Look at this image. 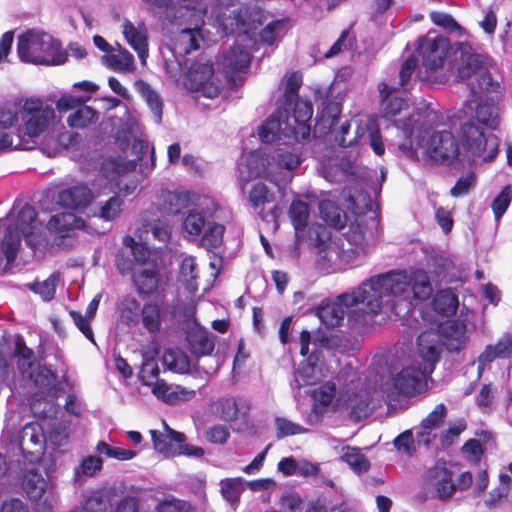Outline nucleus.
Here are the masks:
<instances>
[{
    "label": "nucleus",
    "instance_id": "obj_1",
    "mask_svg": "<svg viewBox=\"0 0 512 512\" xmlns=\"http://www.w3.org/2000/svg\"><path fill=\"white\" fill-rule=\"evenodd\" d=\"M417 62L410 56L403 60L399 67L390 66L386 78L378 85L380 92V110L383 118L393 120L394 125L401 131L404 142L399 144L400 152L409 159H418V147L423 138L422 132H427L421 123L422 115L414 113L403 119H394L408 107L407 101L397 96L399 90L408 92L416 83L415 72Z\"/></svg>",
    "mask_w": 512,
    "mask_h": 512
},
{
    "label": "nucleus",
    "instance_id": "obj_2",
    "mask_svg": "<svg viewBox=\"0 0 512 512\" xmlns=\"http://www.w3.org/2000/svg\"><path fill=\"white\" fill-rule=\"evenodd\" d=\"M362 295L368 291L373 297L368 301L372 311L385 307L396 316H404L414 309V300L430 298L433 288L423 269L413 272L391 270L369 277L362 282Z\"/></svg>",
    "mask_w": 512,
    "mask_h": 512
},
{
    "label": "nucleus",
    "instance_id": "obj_3",
    "mask_svg": "<svg viewBox=\"0 0 512 512\" xmlns=\"http://www.w3.org/2000/svg\"><path fill=\"white\" fill-rule=\"evenodd\" d=\"M460 139L463 152L451 132H434L427 141V155L435 162L460 171L471 167L476 157L489 162L498 154V138L493 134L485 135L471 120L461 124Z\"/></svg>",
    "mask_w": 512,
    "mask_h": 512
},
{
    "label": "nucleus",
    "instance_id": "obj_4",
    "mask_svg": "<svg viewBox=\"0 0 512 512\" xmlns=\"http://www.w3.org/2000/svg\"><path fill=\"white\" fill-rule=\"evenodd\" d=\"M312 116L311 102L296 99L287 112L279 107L264 121L258 131L259 138L263 143L278 142L287 146L306 140L311 134Z\"/></svg>",
    "mask_w": 512,
    "mask_h": 512
},
{
    "label": "nucleus",
    "instance_id": "obj_5",
    "mask_svg": "<svg viewBox=\"0 0 512 512\" xmlns=\"http://www.w3.org/2000/svg\"><path fill=\"white\" fill-rule=\"evenodd\" d=\"M55 118V111L44 106L39 99H26L23 105H11L0 108V128L7 129L21 120L15 148L30 150L36 145V139L49 127Z\"/></svg>",
    "mask_w": 512,
    "mask_h": 512
},
{
    "label": "nucleus",
    "instance_id": "obj_6",
    "mask_svg": "<svg viewBox=\"0 0 512 512\" xmlns=\"http://www.w3.org/2000/svg\"><path fill=\"white\" fill-rule=\"evenodd\" d=\"M279 34H236L234 44L225 50L217 60L218 69L228 83L242 84L252 60L253 52L261 44L273 45Z\"/></svg>",
    "mask_w": 512,
    "mask_h": 512
},
{
    "label": "nucleus",
    "instance_id": "obj_7",
    "mask_svg": "<svg viewBox=\"0 0 512 512\" xmlns=\"http://www.w3.org/2000/svg\"><path fill=\"white\" fill-rule=\"evenodd\" d=\"M340 339L327 330H316L313 335L308 330L300 333V354L307 359L295 371V382L298 388L311 386L319 380L321 369L318 362L322 358V349H334L339 346Z\"/></svg>",
    "mask_w": 512,
    "mask_h": 512
},
{
    "label": "nucleus",
    "instance_id": "obj_8",
    "mask_svg": "<svg viewBox=\"0 0 512 512\" xmlns=\"http://www.w3.org/2000/svg\"><path fill=\"white\" fill-rule=\"evenodd\" d=\"M267 16L262 10L239 8L230 14L216 15L217 32H281L293 28L289 17L274 19L266 23Z\"/></svg>",
    "mask_w": 512,
    "mask_h": 512
},
{
    "label": "nucleus",
    "instance_id": "obj_9",
    "mask_svg": "<svg viewBox=\"0 0 512 512\" xmlns=\"http://www.w3.org/2000/svg\"><path fill=\"white\" fill-rule=\"evenodd\" d=\"M448 71L455 73L462 80L469 79L470 93L483 91L486 86L485 77L490 82H498L492 78L488 70V58L472 52L471 47L463 43H455V49L452 50L449 58Z\"/></svg>",
    "mask_w": 512,
    "mask_h": 512
},
{
    "label": "nucleus",
    "instance_id": "obj_10",
    "mask_svg": "<svg viewBox=\"0 0 512 512\" xmlns=\"http://www.w3.org/2000/svg\"><path fill=\"white\" fill-rule=\"evenodd\" d=\"M17 52L23 62L35 65H60L67 52L52 34H19Z\"/></svg>",
    "mask_w": 512,
    "mask_h": 512
},
{
    "label": "nucleus",
    "instance_id": "obj_11",
    "mask_svg": "<svg viewBox=\"0 0 512 512\" xmlns=\"http://www.w3.org/2000/svg\"><path fill=\"white\" fill-rule=\"evenodd\" d=\"M454 49L455 44L452 45L443 34H438L434 39H428L424 35L419 37L415 50L408 57H414L417 63L420 57L422 67L430 77L443 69L445 65H447V70L449 69V58Z\"/></svg>",
    "mask_w": 512,
    "mask_h": 512
},
{
    "label": "nucleus",
    "instance_id": "obj_12",
    "mask_svg": "<svg viewBox=\"0 0 512 512\" xmlns=\"http://www.w3.org/2000/svg\"><path fill=\"white\" fill-rule=\"evenodd\" d=\"M484 81L486 86L482 92L471 93L473 101L477 102L475 118L482 126L496 130L500 124L499 102L503 97V87L499 82H490L487 77Z\"/></svg>",
    "mask_w": 512,
    "mask_h": 512
},
{
    "label": "nucleus",
    "instance_id": "obj_13",
    "mask_svg": "<svg viewBox=\"0 0 512 512\" xmlns=\"http://www.w3.org/2000/svg\"><path fill=\"white\" fill-rule=\"evenodd\" d=\"M90 99V95L75 96L64 94L58 99L56 108L60 113L74 110L68 116L67 123L71 128L83 129L98 119V112L92 107L85 105Z\"/></svg>",
    "mask_w": 512,
    "mask_h": 512
},
{
    "label": "nucleus",
    "instance_id": "obj_14",
    "mask_svg": "<svg viewBox=\"0 0 512 512\" xmlns=\"http://www.w3.org/2000/svg\"><path fill=\"white\" fill-rule=\"evenodd\" d=\"M362 283L351 293L355 298V304L351 306L347 312V326L351 333L362 335L366 333L373 323L375 316L380 314L382 310L372 311L368 305V301L372 299V295L366 291L362 295Z\"/></svg>",
    "mask_w": 512,
    "mask_h": 512
},
{
    "label": "nucleus",
    "instance_id": "obj_15",
    "mask_svg": "<svg viewBox=\"0 0 512 512\" xmlns=\"http://www.w3.org/2000/svg\"><path fill=\"white\" fill-rule=\"evenodd\" d=\"M214 67L210 62L199 63L191 67L186 77V86L201 96L214 99L222 90L220 83L213 80Z\"/></svg>",
    "mask_w": 512,
    "mask_h": 512
},
{
    "label": "nucleus",
    "instance_id": "obj_16",
    "mask_svg": "<svg viewBox=\"0 0 512 512\" xmlns=\"http://www.w3.org/2000/svg\"><path fill=\"white\" fill-rule=\"evenodd\" d=\"M347 239L354 247L347 249H340L337 246H329L325 252L324 257L329 261H334V256L339 260V264L349 267L358 266L363 260V249L358 245L364 240V230L359 224H351L347 232Z\"/></svg>",
    "mask_w": 512,
    "mask_h": 512
},
{
    "label": "nucleus",
    "instance_id": "obj_17",
    "mask_svg": "<svg viewBox=\"0 0 512 512\" xmlns=\"http://www.w3.org/2000/svg\"><path fill=\"white\" fill-rule=\"evenodd\" d=\"M428 376L429 374L415 363L404 367L392 379L393 393L397 396L413 397L425 389Z\"/></svg>",
    "mask_w": 512,
    "mask_h": 512
},
{
    "label": "nucleus",
    "instance_id": "obj_18",
    "mask_svg": "<svg viewBox=\"0 0 512 512\" xmlns=\"http://www.w3.org/2000/svg\"><path fill=\"white\" fill-rule=\"evenodd\" d=\"M218 204L210 197H199L195 207L189 210L183 221L184 230L193 236L201 235L214 217Z\"/></svg>",
    "mask_w": 512,
    "mask_h": 512
},
{
    "label": "nucleus",
    "instance_id": "obj_19",
    "mask_svg": "<svg viewBox=\"0 0 512 512\" xmlns=\"http://www.w3.org/2000/svg\"><path fill=\"white\" fill-rule=\"evenodd\" d=\"M185 4L180 5L173 11H168V17L171 22L178 26V32H204V16L207 7H199L191 5L192 0H182Z\"/></svg>",
    "mask_w": 512,
    "mask_h": 512
},
{
    "label": "nucleus",
    "instance_id": "obj_20",
    "mask_svg": "<svg viewBox=\"0 0 512 512\" xmlns=\"http://www.w3.org/2000/svg\"><path fill=\"white\" fill-rule=\"evenodd\" d=\"M354 304L355 298L351 293H342L334 302L321 304L316 310V315L323 325L337 327L343 322L347 310Z\"/></svg>",
    "mask_w": 512,
    "mask_h": 512
},
{
    "label": "nucleus",
    "instance_id": "obj_21",
    "mask_svg": "<svg viewBox=\"0 0 512 512\" xmlns=\"http://www.w3.org/2000/svg\"><path fill=\"white\" fill-rule=\"evenodd\" d=\"M417 350L422 359L421 369L431 375L435 365L440 360L441 345L439 335L432 330H426L417 337Z\"/></svg>",
    "mask_w": 512,
    "mask_h": 512
},
{
    "label": "nucleus",
    "instance_id": "obj_22",
    "mask_svg": "<svg viewBox=\"0 0 512 512\" xmlns=\"http://www.w3.org/2000/svg\"><path fill=\"white\" fill-rule=\"evenodd\" d=\"M341 111L342 105L339 101L329 97L324 98L315 118L314 135L321 137L332 132L333 127L338 122Z\"/></svg>",
    "mask_w": 512,
    "mask_h": 512
},
{
    "label": "nucleus",
    "instance_id": "obj_23",
    "mask_svg": "<svg viewBox=\"0 0 512 512\" xmlns=\"http://www.w3.org/2000/svg\"><path fill=\"white\" fill-rule=\"evenodd\" d=\"M440 331L450 352H459L466 346L467 325L462 320H448L440 326Z\"/></svg>",
    "mask_w": 512,
    "mask_h": 512
},
{
    "label": "nucleus",
    "instance_id": "obj_24",
    "mask_svg": "<svg viewBox=\"0 0 512 512\" xmlns=\"http://www.w3.org/2000/svg\"><path fill=\"white\" fill-rule=\"evenodd\" d=\"M92 198L91 190L86 185H75L64 189L58 194V203L69 209H84Z\"/></svg>",
    "mask_w": 512,
    "mask_h": 512
},
{
    "label": "nucleus",
    "instance_id": "obj_25",
    "mask_svg": "<svg viewBox=\"0 0 512 512\" xmlns=\"http://www.w3.org/2000/svg\"><path fill=\"white\" fill-rule=\"evenodd\" d=\"M216 410L222 420L234 421L239 417L246 416L250 405L248 400L243 397L222 398L217 402Z\"/></svg>",
    "mask_w": 512,
    "mask_h": 512
},
{
    "label": "nucleus",
    "instance_id": "obj_26",
    "mask_svg": "<svg viewBox=\"0 0 512 512\" xmlns=\"http://www.w3.org/2000/svg\"><path fill=\"white\" fill-rule=\"evenodd\" d=\"M83 220L72 212H63L53 215L48 221L47 228L60 237H71L76 228H80Z\"/></svg>",
    "mask_w": 512,
    "mask_h": 512
},
{
    "label": "nucleus",
    "instance_id": "obj_27",
    "mask_svg": "<svg viewBox=\"0 0 512 512\" xmlns=\"http://www.w3.org/2000/svg\"><path fill=\"white\" fill-rule=\"evenodd\" d=\"M118 53H108L101 57L104 66L120 73H130L135 70L134 56L118 44Z\"/></svg>",
    "mask_w": 512,
    "mask_h": 512
},
{
    "label": "nucleus",
    "instance_id": "obj_28",
    "mask_svg": "<svg viewBox=\"0 0 512 512\" xmlns=\"http://www.w3.org/2000/svg\"><path fill=\"white\" fill-rule=\"evenodd\" d=\"M136 291L141 298L154 294L159 286V275L154 268H145L132 276Z\"/></svg>",
    "mask_w": 512,
    "mask_h": 512
},
{
    "label": "nucleus",
    "instance_id": "obj_29",
    "mask_svg": "<svg viewBox=\"0 0 512 512\" xmlns=\"http://www.w3.org/2000/svg\"><path fill=\"white\" fill-rule=\"evenodd\" d=\"M447 416V408L443 403L435 406V408L421 421L423 432H417L418 443H424L428 446L431 442L430 432L427 430L438 429Z\"/></svg>",
    "mask_w": 512,
    "mask_h": 512
},
{
    "label": "nucleus",
    "instance_id": "obj_30",
    "mask_svg": "<svg viewBox=\"0 0 512 512\" xmlns=\"http://www.w3.org/2000/svg\"><path fill=\"white\" fill-rule=\"evenodd\" d=\"M363 182H359L355 187L348 190V207L355 215H365L373 209V201L369 193L365 191Z\"/></svg>",
    "mask_w": 512,
    "mask_h": 512
},
{
    "label": "nucleus",
    "instance_id": "obj_31",
    "mask_svg": "<svg viewBox=\"0 0 512 512\" xmlns=\"http://www.w3.org/2000/svg\"><path fill=\"white\" fill-rule=\"evenodd\" d=\"M30 377L34 379V383L42 393H46L48 397L57 398L62 391V383H55L56 374L47 367H39L35 374L31 373Z\"/></svg>",
    "mask_w": 512,
    "mask_h": 512
},
{
    "label": "nucleus",
    "instance_id": "obj_32",
    "mask_svg": "<svg viewBox=\"0 0 512 512\" xmlns=\"http://www.w3.org/2000/svg\"><path fill=\"white\" fill-rule=\"evenodd\" d=\"M135 87L150 108L155 122L160 124L163 116V100L160 94L155 91L149 83L143 80H137Z\"/></svg>",
    "mask_w": 512,
    "mask_h": 512
},
{
    "label": "nucleus",
    "instance_id": "obj_33",
    "mask_svg": "<svg viewBox=\"0 0 512 512\" xmlns=\"http://www.w3.org/2000/svg\"><path fill=\"white\" fill-rule=\"evenodd\" d=\"M319 212L323 221L330 227L340 230L345 227L346 213L334 202L323 200L319 202Z\"/></svg>",
    "mask_w": 512,
    "mask_h": 512
},
{
    "label": "nucleus",
    "instance_id": "obj_34",
    "mask_svg": "<svg viewBox=\"0 0 512 512\" xmlns=\"http://www.w3.org/2000/svg\"><path fill=\"white\" fill-rule=\"evenodd\" d=\"M21 235L23 234L18 231L17 227L12 225L8 226L4 232L0 254L4 255L8 264L13 263L17 257L21 245Z\"/></svg>",
    "mask_w": 512,
    "mask_h": 512
},
{
    "label": "nucleus",
    "instance_id": "obj_35",
    "mask_svg": "<svg viewBox=\"0 0 512 512\" xmlns=\"http://www.w3.org/2000/svg\"><path fill=\"white\" fill-rule=\"evenodd\" d=\"M458 305V297L451 289L439 290L432 300L434 311L443 316L454 315Z\"/></svg>",
    "mask_w": 512,
    "mask_h": 512
},
{
    "label": "nucleus",
    "instance_id": "obj_36",
    "mask_svg": "<svg viewBox=\"0 0 512 512\" xmlns=\"http://www.w3.org/2000/svg\"><path fill=\"white\" fill-rule=\"evenodd\" d=\"M190 350L196 357L212 354L215 348V335L207 331H199L189 336Z\"/></svg>",
    "mask_w": 512,
    "mask_h": 512
},
{
    "label": "nucleus",
    "instance_id": "obj_37",
    "mask_svg": "<svg viewBox=\"0 0 512 512\" xmlns=\"http://www.w3.org/2000/svg\"><path fill=\"white\" fill-rule=\"evenodd\" d=\"M195 200V194L184 190L169 192L164 199V208L170 215H177L189 207Z\"/></svg>",
    "mask_w": 512,
    "mask_h": 512
},
{
    "label": "nucleus",
    "instance_id": "obj_38",
    "mask_svg": "<svg viewBox=\"0 0 512 512\" xmlns=\"http://www.w3.org/2000/svg\"><path fill=\"white\" fill-rule=\"evenodd\" d=\"M162 364L169 371L184 374L190 369L188 356L179 349L168 348L163 352Z\"/></svg>",
    "mask_w": 512,
    "mask_h": 512
},
{
    "label": "nucleus",
    "instance_id": "obj_39",
    "mask_svg": "<svg viewBox=\"0 0 512 512\" xmlns=\"http://www.w3.org/2000/svg\"><path fill=\"white\" fill-rule=\"evenodd\" d=\"M309 213V205L306 202L294 200L291 203L288 214L294 227L296 238H300L301 233L307 227Z\"/></svg>",
    "mask_w": 512,
    "mask_h": 512
},
{
    "label": "nucleus",
    "instance_id": "obj_40",
    "mask_svg": "<svg viewBox=\"0 0 512 512\" xmlns=\"http://www.w3.org/2000/svg\"><path fill=\"white\" fill-rule=\"evenodd\" d=\"M140 322L151 334L159 332L162 324V314L158 304L146 303L140 312Z\"/></svg>",
    "mask_w": 512,
    "mask_h": 512
},
{
    "label": "nucleus",
    "instance_id": "obj_41",
    "mask_svg": "<svg viewBox=\"0 0 512 512\" xmlns=\"http://www.w3.org/2000/svg\"><path fill=\"white\" fill-rule=\"evenodd\" d=\"M348 36L349 34H341L329 48L323 43L312 46L311 56L315 59L318 57L329 59L337 56L344 48L352 45L351 39H347Z\"/></svg>",
    "mask_w": 512,
    "mask_h": 512
},
{
    "label": "nucleus",
    "instance_id": "obj_42",
    "mask_svg": "<svg viewBox=\"0 0 512 512\" xmlns=\"http://www.w3.org/2000/svg\"><path fill=\"white\" fill-rule=\"evenodd\" d=\"M224 232V225L217 223L213 217L201 233V245L207 250L219 247L223 242Z\"/></svg>",
    "mask_w": 512,
    "mask_h": 512
},
{
    "label": "nucleus",
    "instance_id": "obj_43",
    "mask_svg": "<svg viewBox=\"0 0 512 512\" xmlns=\"http://www.w3.org/2000/svg\"><path fill=\"white\" fill-rule=\"evenodd\" d=\"M140 302L132 296H126L120 304V317L128 326H136L140 323Z\"/></svg>",
    "mask_w": 512,
    "mask_h": 512
},
{
    "label": "nucleus",
    "instance_id": "obj_44",
    "mask_svg": "<svg viewBox=\"0 0 512 512\" xmlns=\"http://www.w3.org/2000/svg\"><path fill=\"white\" fill-rule=\"evenodd\" d=\"M23 485L28 498L32 501H38L46 490L47 481L36 471H29L25 476Z\"/></svg>",
    "mask_w": 512,
    "mask_h": 512
},
{
    "label": "nucleus",
    "instance_id": "obj_45",
    "mask_svg": "<svg viewBox=\"0 0 512 512\" xmlns=\"http://www.w3.org/2000/svg\"><path fill=\"white\" fill-rule=\"evenodd\" d=\"M244 484L245 481L241 477L222 479L220 488L223 498L232 505L239 502L244 491Z\"/></svg>",
    "mask_w": 512,
    "mask_h": 512
},
{
    "label": "nucleus",
    "instance_id": "obj_46",
    "mask_svg": "<svg viewBox=\"0 0 512 512\" xmlns=\"http://www.w3.org/2000/svg\"><path fill=\"white\" fill-rule=\"evenodd\" d=\"M302 84V76L297 73H291L286 76L284 80V94H283V103L280 107L285 108L287 112L288 109L292 107V103L299 99L298 90Z\"/></svg>",
    "mask_w": 512,
    "mask_h": 512
},
{
    "label": "nucleus",
    "instance_id": "obj_47",
    "mask_svg": "<svg viewBox=\"0 0 512 512\" xmlns=\"http://www.w3.org/2000/svg\"><path fill=\"white\" fill-rule=\"evenodd\" d=\"M341 459L358 474L367 472L370 468L369 460L358 448L348 447Z\"/></svg>",
    "mask_w": 512,
    "mask_h": 512
},
{
    "label": "nucleus",
    "instance_id": "obj_48",
    "mask_svg": "<svg viewBox=\"0 0 512 512\" xmlns=\"http://www.w3.org/2000/svg\"><path fill=\"white\" fill-rule=\"evenodd\" d=\"M37 219V212L29 205L25 204L18 212L16 223L13 227H17L24 236L31 233L33 229V223Z\"/></svg>",
    "mask_w": 512,
    "mask_h": 512
},
{
    "label": "nucleus",
    "instance_id": "obj_49",
    "mask_svg": "<svg viewBox=\"0 0 512 512\" xmlns=\"http://www.w3.org/2000/svg\"><path fill=\"white\" fill-rule=\"evenodd\" d=\"M58 281L59 275L57 273H53L42 282H35L30 284L29 288L33 292L39 294L44 301H50L56 293V286Z\"/></svg>",
    "mask_w": 512,
    "mask_h": 512
},
{
    "label": "nucleus",
    "instance_id": "obj_50",
    "mask_svg": "<svg viewBox=\"0 0 512 512\" xmlns=\"http://www.w3.org/2000/svg\"><path fill=\"white\" fill-rule=\"evenodd\" d=\"M276 438L278 440L288 436L307 433L309 430L297 423H294L284 417L275 418Z\"/></svg>",
    "mask_w": 512,
    "mask_h": 512
},
{
    "label": "nucleus",
    "instance_id": "obj_51",
    "mask_svg": "<svg viewBox=\"0 0 512 512\" xmlns=\"http://www.w3.org/2000/svg\"><path fill=\"white\" fill-rule=\"evenodd\" d=\"M126 42L137 53L142 65H146L149 56L147 34H123Z\"/></svg>",
    "mask_w": 512,
    "mask_h": 512
},
{
    "label": "nucleus",
    "instance_id": "obj_52",
    "mask_svg": "<svg viewBox=\"0 0 512 512\" xmlns=\"http://www.w3.org/2000/svg\"><path fill=\"white\" fill-rule=\"evenodd\" d=\"M438 473L440 479L436 482L435 489L441 500H447L455 493L456 485L453 483L452 473L448 469H440Z\"/></svg>",
    "mask_w": 512,
    "mask_h": 512
},
{
    "label": "nucleus",
    "instance_id": "obj_53",
    "mask_svg": "<svg viewBox=\"0 0 512 512\" xmlns=\"http://www.w3.org/2000/svg\"><path fill=\"white\" fill-rule=\"evenodd\" d=\"M96 451L99 454H104L109 458L117 459L120 461L133 459L137 455V452L134 450L113 447L106 443L105 441L98 442L96 446Z\"/></svg>",
    "mask_w": 512,
    "mask_h": 512
},
{
    "label": "nucleus",
    "instance_id": "obj_54",
    "mask_svg": "<svg viewBox=\"0 0 512 512\" xmlns=\"http://www.w3.org/2000/svg\"><path fill=\"white\" fill-rule=\"evenodd\" d=\"M273 201V194L269 192L268 187L262 183H256L249 192V202L257 209L262 208L266 203Z\"/></svg>",
    "mask_w": 512,
    "mask_h": 512
},
{
    "label": "nucleus",
    "instance_id": "obj_55",
    "mask_svg": "<svg viewBox=\"0 0 512 512\" xmlns=\"http://www.w3.org/2000/svg\"><path fill=\"white\" fill-rule=\"evenodd\" d=\"M274 158L275 161L277 162V165L281 169H285L288 171L295 170L301 164V158L299 154L289 150L288 148L278 149L276 151Z\"/></svg>",
    "mask_w": 512,
    "mask_h": 512
},
{
    "label": "nucleus",
    "instance_id": "obj_56",
    "mask_svg": "<svg viewBox=\"0 0 512 512\" xmlns=\"http://www.w3.org/2000/svg\"><path fill=\"white\" fill-rule=\"evenodd\" d=\"M123 204V200L117 195L112 196L110 199L103 203H100V218L106 221L114 220L122 211Z\"/></svg>",
    "mask_w": 512,
    "mask_h": 512
},
{
    "label": "nucleus",
    "instance_id": "obj_57",
    "mask_svg": "<svg viewBox=\"0 0 512 512\" xmlns=\"http://www.w3.org/2000/svg\"><path fill=\"white\" fill-rule=\"evenodd\" d=\"M476 174L473 171L461 176L450 190L452 197L458 198L467 195L476 186Z\"/></svg>",
    "mask_w": 512,
    "mask_h": 512
},
{
    "label": "nucleus",
    "instance_id": "obj_58",
    "mask_svg": "<svg viewBox=\"0 0 512 512\" xmlns=\"http://www.w3.org/2000/svg\"><path fill=\"white\" fill-rule=\"evenodd\" d=\"M431 21L438 27L443 28L446 32H465L451 14L433 11L430 14Z\"/></svg>",
    "mask_w": 512,
    "mask_h": 512
},
{
    "label": "nucleus",
    "instance_id": "obj_59",
    "mask_svg": "<svg viewBox=\"0 0 512 512\" xmlns=\"http://www.w3.org/2000/svg\"><path fill=\"white\" fill-rule=\"evenodd\" d=\"M369 405L370 401L368 396L355 397L354 399H350L348 403V408L350 409V417L359 422L365 419L369 414Z\"/></svg>",
    "mask_w": 512,
    "mask_h": 512
},
{
    "label": "nucleus",
    "instance_id": "obj_60",
    "mask_svg": "<svg viewBox=\"0 0 512 512\" xmlns=\"http://www.w3.org/2000/svg\"><path fill=\"white\" fill-rule=\"evenodd\" d=\"M160 369L153 359H146L140 369L139 378L143 385L152 386L159 379Z\"/></svg>",
    "mask_w": 512,
    "mask_h": 512
},
{
    "label": "nucleus",
    "instance_id": "obj_61",
    "mask_svg": "<svg viewBox=\"0 0 512 512\" xmlns=\"http://www.w3.org/2000/svg\"><path fill=\"white\" fill-rule=\"evenodd\" d=\"M432 273L435 275L437 281L448 282V272L452 268V261L443 255H436L432 258L431 262Z\"/></svg>",
    "mask_w": 512,
    "mask_h": 512
},
{
    "label": "nucleus",
    "instance_id": "obj_62",
    "mask_svg": "<svg viewBox=\"0 0 512 512\" xmlns=\"http://www.w3.org/2000/svg\"><path fill=\"white\" fill-rule=\"evenodd\" d=\"M512 199V193L510 187L507 186L502 189V191L495 197L492 202V210L495 216V219L498 221L504 215L506 210L508 209L510 202Z\"/></svg>",
    "mask_w": 512,
    "mask_h": 512
},
{
    "label": "nucleus",
    "instance_id": "obj_63",
    "mask_svg": "<svg viewBox=\"0 0 512 512\" xmlns=\"http://www.w3.org/2000/svg\"><path fill=\"white\" fill-rule=\"evenodd\" d=\"M394 447L407 456L415 453L414 438L411 430H405L393 440Z\"/></svg>",
    "mask_w": 512,
    "mask_h": 512
},
{
    "label": "nucleus",
    "instance_id": "obj_64",
    "mask_svg": "<svg viewBox=\"0 0 512 512\" xmlns=\"http://www.w3.org/2000/svg\"><path fill=\"white\" fill-rule=\"evenodd\" d=\"M339 166L345 175L351 176L358 182L365 181L370 174V171H368L366 168L359 167L350 160L342 159L339 163Z\"/></svg>",
    "mask_w": 512,
    "mask_h": 512
}]
</instances>
